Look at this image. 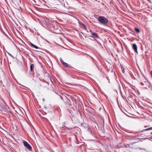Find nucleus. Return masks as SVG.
<instances>
[{
    "label": "nucleus",
    "mask_w": 152,
    "mask_h": 152,
    "mask_svg": "<svg viewBox=\"0 0 152 152\" xmlns=\"http://www.w3.org/2000/svg\"><path fill=\"white\" fill-rule=\"evenodd\" d=\"M30 44H31V47H34V48H35L37 49L39 48V47H38L37 46L34 45L32 43H31Z\"/></svg>",
    "instance_id": "9d476101"
},
{
    "label": "nucleus",
    "mask_w": 152,
    "mask_h": 152,
    "mask_svg": "<svg viewBox=\"0 0 152 152\" xmlns=\"http://www.w3.org/2000/svg\"><path fill=\"white\" fill-rule=\"evenodd\" d=\"M132 48L136 52L137 54L138 53V52L137 51V46L136 44H133L132 45Z\"/></svg>",
    "instance_id": "39448f33"
},
{
    "label": "nucleus",
    "mask_w": 152,
    "mask_h": 152,
    "mask_svg": "<svg viewBox=\"0 0 152 152\" xmlns=\"http://www.w3.org/2000/svg\"><path fill=\"white\" fill-rule=\"evenodd\" d=\"M77 20L78 21L79 23L81 25L83 26V28L85 30L87 31V28L86 26H85V25L81 21H80L79 20L77 19Z\"/></svg>",
    "instance_id": "423d86ee"
},
{
    "label": "nucleus",
    "mask_w": 152,
    "mask_h": 152,
    "mask_svg": "<svg viewBox=\"0 0 152 152\" xmlns=\"http://www.w3.org/2000/svg\"><path fill=\"white\" fill-rule=\"evenodd\" d=\"M54 30H53V32L57 34H60L61 33L60 30L58 28H55L54 26L53 27Z\"/></svg>",
    "instance_id": "20e7f679"
},
{
    "label": "nucleus",
    "mask_w": 152,
    "mask_h": 152,
    "mask_svg": "<svg viewBox=\"0 0 152 152\" xmlns=\"http://www.w3.org/2000/svg\"><path fill=\"white\" fill-rule=\"evenodd\" d=\"M23 143L24 145L29 150H31L32 149L31 147L28 142L25 141H24L23 142Z\"/></svg>",
    "instance_id": "f03ea898"
},
{
    "label": "nucleus",
    "mask_w": 152,
    "mask_h": 152,
    "mask_svg": "<svg viewBox=\"0 0 152 152\" xmlns=\"http://www.w3.org/2000/svg\"><path fill=\"white\" fill-rule=\"evenodd\" d=\"M97 20L99 23L103 24H105L108 22V20L104 16L99 17Z\"/></svg>",
    "instance_id": "f257e3e1"
},
{
    "label": "nucleus",
    "mask_w": 152,
    "mask_h": 152,
    "mask_svg": "<svg viewBox=\"0 0 152 152\" xmlns=\"http://www.w3.org/2000/svg\"><path fill=\"white\" fill-rule=\"evenodd\" d=\"M151 77H152V71L151 72Z\"/></svg>",
    "instance_id": "f3484780"
},
{
    "label": "nucleus",
    "mask_w": 152,
    "mask_h": 152,
    "mask_svg": "<svg viewBox=\"0 0 152 152\" xmlns=\"http://www.w3.org/2000/svg\"><path fill=\"white\" fill-rule=\"evenodd\" d=\"M43 100L44 101V99H43Z\"/></svg>",
    "instance_id": "6ab92c4d"
},
{
    "label": "nucleus",
    "mask_w": 152,
    "mask_h": 152,
    "mask_svg": "<svg viewBox=\"0 0 152 152\" xmlns=\"http://www.w3.org/2000/svg\"><path fill=\"white\" fill-rule=\"evenodd\" d=\"M140 85H142V86H143V85H144V84H143V83H142V82H141V83H140Z\"/></svg>",
    "instance_id": "dca6fc26"
},
{
    "label": "nucleus",
    "mask_w": 152,
    "mask_h": 152,
    "mask_svg": "<svg viewBox=\"0 0 152 152\" xmlns=\"http://www.w3.org/2000/svg\"><path fill=\"white\" fill-rule=\"evenodd\" d=\"M139 149H142V148H139Z\"/></svg>",
    "instance_id": "a211bd4d"
},
{
    "label": "nucleus",
    "mask_w": 152,
    "mask_h": 152,
    "mask_svg": "<svg viewBox=\"0 0 152 152\" xmlns=\"http://www.w3.org/2000/svg\"><path fill=\"white\" fill-rule=\"evenodd\" d=\"M134 30L136 32L138 33H139L140 32V31L139 29L137 28H134Z\"/></svg>",
    "instance_id": "f8f14e48"
},
{
    "label": "nucleus",
    "mask_w": 152,
    "mask_h": 152,
    "mask_svg": "<svg viewBox=\"0 0 152 152\" xmlns=\"http://www.w3.org/2000/svg\"><path fill=\"white\" fill-rule=\"evenodd\" d=\"M133 140H139L137 142H134L132 143V144H131V145H133V144L137 142H139L140 141H142V140H145L147 138H139L133 137Z\"/></svg>",
    "instance_id": "7ed1b4c3"
},
{
    "label": "nucleus",
    "mask_w": 152,
    "mask_h": 152,
    "mask_svg": "<svg viewBox=\"0 0 152 152\" xmlns=\"http://www.w3.org/2000/svg\"><path fill=\"white\" fill-rule=\"evenodd\" d=\"M91 35L93 36V37L95 38H98L99 37V36L96 33H91Z\"/></svg>",
    "instance_id": "6e6552de"
},
{
    "label": "nucleus",
    "mask_w": 152,
    "mask_h": 152,
    "mask_svg": "<svg viewBox=\"0 0 152 152\" xmlns=\"http://www.w3.org/2000/svg\"><path fill=\"white\" fill-rule=\"evenodd\" d=\"M133 137H129V139L130 140H133Z\"/></svg>",
    "instance_id": "4468645a"
},
{
    "label": "nucleus",
    "mask_w": 152,
    "mask_h": 152,
    "mask_svg": "<svg viewBox=\"0 0 152 152\" xmlns=\"http://www.w3.org/2000/svg\"><path fill=\"white\" fill-rule=\"evenodd\" d=\"M63 63L62 64L64 66L66 67H70L71 66L70 65L68 64L67 63H66L64 62H62Z\"/></svg>",
    "instance_id": "1a4fd4ad"
},
{
    "label": "nucleus",
    "mask_w": 152,
    "mask_h": 152,
    "mask_svg": "<svg viewBox=\"0 0 152 152\" xmlns=\"http://www.w3.org/2000/svg\"><path fill=\"white\" fill-rule=\"evenodd\" d=\"M152 127H150L149 128H147L146 129L142 130L140 132H135L134 133H135V134H138V133H139L145 131H148V130H152Z\"/></svg>",
    "instance_id": "0eeeda50"
},
{
    "label": "nucleus",
    "mask_w": 152,
    "mask_h": 152,
    "mask_svg": "<svg viewBox=\"0 0 152 152\" xmlns=\"http://www.w3.org/2000/svg\"><path fill=\"white\" fill-rule=\"evenodd\" d=\"M60 61L61 62V63L62 64L63 63V62H64V61H63V60H62V58H60Z\"/></svg>",
    "instance_id": "ddd939ff"
},
{
    "label": "nucleus",
    "mask_w": 152,
    "mask_h": 152,
    "mask_svg": "<svg viewBox=\"0 0 152 152\" xmlns=\"http://www.w3.org/2000/svg\"><path fill=\"white\" fill-rule=\"evenodd\" d=\"M34 67V65L33 64H31L30 66V69L31 72L33 71L34 70L33 69V67Z\"/></svg>",
    "instance_id": "9b49d317"
},
{
    "label": "nucleus",
    "mask_w": 152,
    "mask_h": 152,
    "mask_svg": "<svg viewBox=\"0 0 152 152\" xmlns=\"http://www.w3.org/2000/svg\"><path fill=\"white\" fill-rule=\"evenodd\" d=\"M123 73H124V68H122L121 69Z\"/></svg>",
    "instance_id": "2eb2a0df"
}]
</instances>
